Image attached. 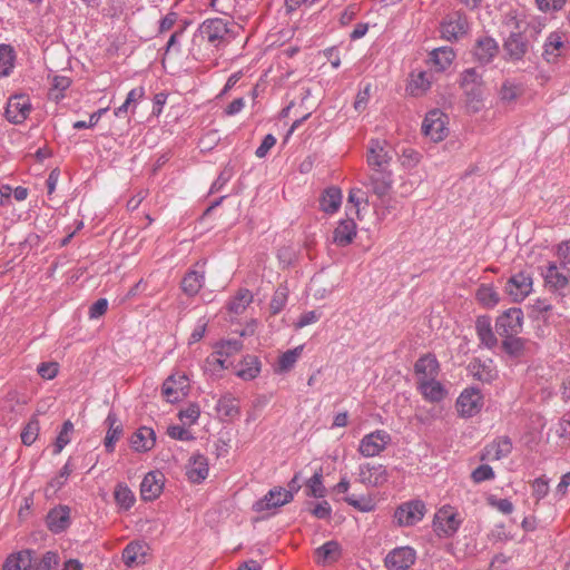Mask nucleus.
I'll list each match as a JSON object with an SVG mask.
<instances>
[{"label": "nucleus", "instance_id": "f257e3e1", "mask_svg": "<svg viewBox=\"0 0 570 570\" xmlns=\"http://www.w3.org/2000/svg\"><path fill=\"white\" fill-rule=\"evenodd\" d=\"M228 35L229 29L226 20L220 18L207 19L199 26L194 42L219 48L228 42Z\"/></svg>", "mask_w": 570, "mask_h": 570}, {"label": "nucleus", "instance_id": "f03ea898", "mask_svg": "<svg viewBox=\"0 0 570 570\" xmlns=\"http://www.w3.org/2000/svg\"><path fill=\"white\" fill-rule=\"evenodd\" d=\"M458 510L452 505H443L433 518V531L439 538L453 537L462 524Z\"/></svg>", "mask_w": 570, "mask_h": 570}, {"label": "nucleus", "instance_id": "7ed1b4c3", "mask_svg": "<svg viewBox=\"0 0 570 570\" xmlns=\"http://www.w3.org/2000/svg\"><path fill=\"white\" fill-rule=\"evenodd\" d=\"M393 154L385 140L371 139L366 153V164L372 171L390 170Z\"/></svg>", "mask_w": 570, "mask_h": 570}, {"label": "nucleus", "instance_id": "20e7f679", "mask_svg": "<svg viewBox=\"0 0 570 570\" xmlns=\"http://www.w3.org/2000/svg\"><path fill=\"white\" fill-rule=\"evenodd\" d=\"M391 442L392 436L389 432L375 430L361 439L357 451L364 458H374L384 452Z\"/></svg>", "mask_w": 570, "mask_h": 570}, {"label": "nucleus", "instance_id": "39448f33", "mask_svg": "<svg viewBox=\"0 0 570 570\" xmlns=\"http://www.w3.org/2000/svg\"><path fill=\"white\" fill-rule=\"evenodd\" d=\"M533 291V277L530 272L520 271L513 274L505 283L504 292L511 297L512 302L520 303L524 301Z\"/></svg>", "mask_w": 570, "mask_h": 570}, {"label": "nucleus", "instance_id": "423d86ee", "mask_svg": "<svg viewBox=\"0 0 570 570\" xmlns=\"http://www.w3.org/2000/svg\"><path fill=\"white\" fill-rule=\"evenodd\" d=\"M448 116L440 109L429 111L423 120V134L432 141L439 142L449 135Z\"/></svg>", "mask_w": 570, "mask_h": 570}, {"label": "nucleus", "instance_id": "0eeeda50", "mask_svg": "<svg viewBox=\"0 0 570 570\" xmlns=\"http://www.w3.org/2000/svg\"><path fill=\"white\" fill-rule=\"evenodd\" d=\"M189 379L183 372H175L168 376L161 386V394L168 403H176L187 396Z\"/></svg>", "mask_w": 570, "mask_h": 570}, {"label": "nucleus", "instance_id": "6e6552de", "mask_svg": "<svg viewBox=\"0 0 570 570\" xmlns=\"http://www.w3.org/2000/svg\"><path fill=\"white\" fill-rule=\"evenodd\" d=\"M426 508L421 500H411L400 504L394 512V520L400 527H412L425 515Z\"/></svg>", "mask_w": 570, "mask_h": 570}, {"label": "nucleus", "instance_id": "1a4fd4ad", "mask_svg": "<svg viewBox=\"0 0 570 570\" xmlns=\"http://www.w3.org/2000/svg\"><path fill=\"white\" fill-rule=\"evenodd\" d=\"M523 312L519 307H511L498 316L495 330L500 336L518 335L523 328Z\"/></svg>", "mask_w": 570, "mask_h": 570}, {"label": "nucleus", "instance_id": "9d476101", "mask_svg": "<svg viewBox=\"0 0 570 570\" xmlns=\"http://www.w3.org/2000/svg\"><path fill=\"white\" fill-rule=\"evenodd\" d=\"M455 406L460 416L472 417L481 412L483 407V395L478 389H465L459 395Z\"/></svg>", "mask_w": 570, "mask_h": 570}, {"label": "nucleus", "instance_id": "9b49d317", "mask_svg": "<svg viewBox=\"0 0 570 570\" xmlns=\"http://www.w3.org/2000/svg\"><path fill=\"white\" fill-rule=\"evenodd\" d=\"M358 482L372 488L382 487L389 481L390 474L385 465L364 463L358 466Z\"/></svg>", "mask_w": 570, "mask_h": 570}, {"label": "nucleus", "instance_id": "f8f14e48", "mask_svg": "<svg viewBox=\"0 0 570 570\" xmlns=\"http://www.w3.org/2000/svg\"><path fill=\"white\" fill-rule=\"evenodd\" d=\"M441 367L435 355L428 353L420 356L414 364V376L416 386L422 382L432 381L439 377Z\"/></svg>", "mask_w": 570, "mask_h": 570}, {"label": "nucleus", "instance_id": "ddd939ff", "mask_svg": "<svg viewBox=\"0 0 570 570\" xmlns=\"http://www.w3.org/2000/svg\"><path fill=\"white\" fill-rule=\"evenodd\" d=\"M392 170L372 171L364 186L379 199L386 197L393 188Z\"/></svg>", "mask_w": 570, "mask_h": 570}, {"label": "nucleus", "instance_id": "4468645a", "mask_svg": "<svg viewBox=\"0 0 570 570\" xmlns=\"http://www.w3.org/2000/svg\"><path fill=\"white\" fill-rule=\"evenodd\" d=\"M416 559V552L411 547L395 548L387 553L385 566L389 570H406Z\"/></svg>", "mask_w": 570, "mask_h": 570}, {"label": "nucleus", "instance_id": "2eb2a0df", "mask_svg": "<svg viewBox=\"0 0 570 570\" xmlns=\"http://www.w3.org/2000/svg\"><path fill=\"white\" fill-rule=\"evenodd\" d=\"M31 111L30 100L24 95H17L9 99L6 108V117L10 122H23Z\"/></svg>", "mask_w": 570, "mask_h": 570}, {"label": "nucleus", "instance_id": "dca6fc26", "mask_svg": "<svg viewBox=\"0 0 570 570\" xmlns=\"http://www.w3.org/2000/svg\"><path fill=\"white\" fill-rule=\"evenodd\" d=\"M165 478L160 472H149L140 484V495L145 501L156 500L163 492Z\"/></svg>", "mask_w": 570, "mask_h": 570}, {"label": "nucleus", "instance_id": "f3484780", "mask_svg": "<svg viewBox=\"0 0 570 570\" xmlns=\"http://www.w3.org/2000/svg\"><path fill=\"white\" fill-rule=\"evenodd\" d=\"M547 286L554 291L564 289L570 281V271L550 263L542 273Z\"/></svg>", "mask_w": 570, "mask_h": 570}, {"label": "nucleus", "instance_id": "a211bd4d", "mask_svg": "<svg viewBox=\"0 0 570 570\" xmlns=\"http://www.w3.org/2000/svg\"><path fill=\"white\" fill-rule=\"evenodd\" d=\"M209 473L208 460L203 454H193L186 465V475L191 483L203 482Z\"/></svg>", "mask_w": 570, "mask_h": 570}, {"label": "nucleus", "instance_id": "6ab92c4d", "mask_svg": "<svg viewBox=\"0 0 570 570\" xmlns=\"http://www.w3.org/2000/svg\"><path fill=\"white\" fill-rule=\"evenodd\" d=\"M468 370L474 379L481 382L490 383L498 377V371L494 362L490 358L484 361L475 358L470 362Z\"/></svg>", "mask_w": 570, "mask_h": 570}, {"label": "nucleus", "instance_id": "aec40b11", "mask_svg": "<svg viewBox=\"0 0 570 570\" xmlns=\"http://www.w3.org/2000/svg\"><path fill=\"white\" fill-rule=\"evenodd\" d=\"M242 350V343L239 341H225L217 345V350L208 358V362L214 366L220 368H227V357L237 354Z\"/></svg>", "mask_w": 570, "mask_h": 570}, {"label": "nucleus", "instance_id": "412c9836", "mask_svg": "<svg viewBox=\"0 0 570 570\" xmlns=\"http://www.w3.org/2000/svg\"><path fill=\"white\" fill-rule=\"evenodd\" d=\"M468 31V21L461 14H454L441 24V36L445 40H456Z\"/></svg>", "mask_w": 570, "mask_h": 570}, {"label": "nucleus", "instance_id": "4be33fe9", "mask_svg": "<svg viewBox=\"0 0 570 570\" xmlns=\"http://www.w3.org/2000/svg\"><path fill=\"white\" fill-rule=\"evenodd\" d=\"M294 495L291 491L283 488L272 489L263 500L257 502V510H267L279 508L293 500Z\"/></svg>", "mask_w": 570, "mask_h": 570}, {"label": "nucleus", "instance_id": "5701e85b", "mask_svg": "<svg viewBox=\"0 0 570 570\" xmlns=\"http://www.w3.org/2000/svg\"><path fill=\"white\" fill-rule=\"evenodd\" d=\"M498 52L497 41L487 36L479 38L473 49V55L480 63H489Z\"/></svg>", "mask_w": 570, "mask_h": 570}, {"label": "nucleus", "instance_id": "b1692460", "mask_svg": "<svg viewBox=\"0 0 570 570\" xmlns=\"http://www.w3.org/2000/svg\"><path fill=\"white\" fill-rule=\"evenodd\" d=\"M357 234V227L353 219H343L338 223L333 232V243L337 246L345 247L350 245Z\"/></svg>", "mask_w": 570, "mask_h": 570}, {"label": "nucleus", "instance_id": "393cba45", "mask_svg": "<svg viewBox=\"0 0 570 570\" xmlns=\"http://www.w3.org/2000/svg\"><path fill=\"white\" fill-rule=\"evenodd\" d=\"M156 443V434L151 428L141 426L130 438V445L136 452H148Z\"/></svg>", "mask_w": 570, "mask_h": 570}, {"label": "nucleus", "instance_id": "a878e982", "mask_svg": "<svg viewBox=\"0 0 570 570\" xmlns=\"http://www.w3.org/2000/svg\"><path fill=\"white\" fill-rule=\"evenodd\" d=\"M416 389L423 399L430 403H439L448 395L446 389L438 379L422 382V384L417 385Z\"/></svg>", "mask_w": 570, "mask_h": 570}, {"label": "nucleus", "instance_id": "bb28decb", "mask_svg": "<svg viewBox=\"0 0 570 570\" xmlns=\"http://www.w3.org/2000/svg\"><path fill=\"white\" fill-rule=\"evenodd\" d=\"M512 450V443L508 438H501L492 443L488 444L481 455V460H500L510 454Z\"/></svg>", "mask_w": 570, "mask_h": 570}, {"label": "nucleus", "instance_id": "cd10ccee", "mask_svg": "<svg viewBox=\"0 0 570 570\" xmlns=\"http://www.w3.org/2000/svg\"><path fill=\"white\" fill-rule=\"evenodd\" d=\"M475 331L481 344L488 348H493L497 343V336L492 331L491 318L489 316H479L475 322Z\"/></svg>", "mask_w": 570, "mask_h": 570}, {"label": "nucleus", "instance_id": "c85d7f7f", "mask_svg": "<svg viewBox=\"0 0 570 570\" xmlns=\"http://www.w3.org/2000/svg\"><path fill=\"white\" fill-rule=\"evenodd\" d=\"M70 515L67 507L52 509L47 515V525L55 533L62 532L69 527Z\"/></svg>", "mask_w": 570, "mask_h": 570}, {"label": "nucleus", "instance_id": "c756f323", "mask_svg": "<svg viewBox=\"0 0 570 570\" xmlns=\"http://www.w3.org/2000/svg\"><path fill=\"white\" fill-rule=\"evenodd\" d=\"M431 83V77L425 71L413 72L410 75L406 91L413 97H420L430 89Z\"/></svg>", "mask_w": 570, "mask_h": 570}, {"label": "nucleus", "instance_id": "7c9ffc66", "mask_svg": "<svg viewBox=\"0 0 570 570\" xmlns=\"http://www.w3.org/2000/svg\"><path fill=\"white\" fill-rule=\"evenodd\" d=\"M33 566V557L31 550H22L10 554L4 564L3 570H29Z\"/></svg>", "mask_w": 570, "mask_h": 570}, {"label": "nucleus", "instance_id": "2f4dec72", "mask_svg": "<svg viewBox=\"0 0 570 570\" xmlns=\"http://www.w3.org/2000/svg\"><path fill=\"white\" fill-rule=\"evenodd\" d=\"M564 35L561 31H554L549 35L544 43V57L548 61H553L562 55L564 48Z\"/></svg>", "mask_w": 570, "mask_h": 570}, {"label": "nucleus", "instance_id": "473e14b6", "mask_svg": "<svg viewBox=\"0 0 570 570\" xmlns=\"http://www.w3.org/2000/svg\"><path fill=\"white\" fill-rule=\"evenodd\" d=\"M454 59L455 52L451 47H441L430 53V61L436 71L446 70Z\"/></svg>", "mask_w": 570, "mask_h": 570}, {"label": "nucleus", "instance_id": "72a5a7b5", "mask_svg": "<svg viewBox=\"0 0 570 570\" xmlns=\"http://www.w3.org/2000/svg\"><path fill=\"white\" fill-rule=\"evenodd\" d=\"M147 546L141 542L129 543L122 552V560L126 566L140 564L145 562Z\"/></svg>", "mask_w": 570, "mask_h": 570}, {"label": "nucleus", "instance_id": "f704fd0d", "mask_svg": "<svg viewBox=\"0 0 570 570\" xmlns=\"http://www.w3.org/2000/svg\"><path fill=\"white\" fill-rule=\"evenodd\" d=\"M342 204V191L336 187L327 188L320 200L321 209L327 214H334Z\"/></svg>", "mask_w": 570, "mask_h": 570}, {"label": "nucleus", "instance_id": "c9c22d12", "mask_svg": "<svg viewBox=\"0 0 570 570\" xmlns=\"http://www.w3.org/2000/svg\"><path fill=\"white\" fill-rule=\"evenodd\" d=\"M476 301L485 308H493L500 302V295L493 285L482 284L475 293Z\"/></svg>", "mask_w": 570, "mask_h": 570}, {"label": "nucleus", "instance_id": "e433bc0d", "mask_svg": "<svg viewBox=\"0 0 570 570\" xmlns=\"http://www.w3.org/2000/svg\"><path fill=\"white\" fill-rule=\"evenodd\" d=\"M341 548L335 541L325 542L316 549L315 557L317 563L327 564L336 561L340 558Z\"/></svg>", "mask_w": 570, "mask_h": 570}, {"label": "nucleus", "instance_id": "4c0bfd02", "mask_svg": "<svg viewBox=\"0 0 570 570\" xmlns=\"http://www.w3.org/2000/svg\"><path fill=\"white\" fill-rule=\"evenodd\" d=\"M504 49L511 59L519 60L527 52V43L520 32H512L504 43Z\"/></svg>", "mask_w": 570, "mask_h": 570}, {"label": "nucleus", "instance_id": "58836bf2", "mask_svg": "<svg viewBox=\"0 0 570 570\" xmlns=\"http://www.w3.org/2000/svg\"><path fill=\"white\" fill-rule=\"evenodd\" d=\"M204 282L205 275L203 272L190 271L184 276L181 281V288L187 295L194 296L200 291Z\"/></svg>", "mask_w": 570, "mask_h": 570}, {"label": "nucleus", "instance_id": "ea45409f", "mask_svg": "<svg viewBox=\"0 0 570 570\" xmlns=\"http://www.w3.org/2000/svg\"><path fill=\"white\" fill-rule=\"evenodd\" d=\"M304 346L299 345L295 348L288 350L279 355L275 371L278 373H286L293 368L303 353Z\"/></svg>", "mask_w": 570, "mask_h": 570}, {"label": "nucleus", "instance_id": "a19ab883", "mask_svg": "<svg viewBox=\"0 0 570 570\" xmlns=\"http://www.w3.org/2000/svg\"><path fill=\"white\" fill-rule=\"evenodd\" d=\"M216 410L224 420H233L239 415L238 401L229 395L219 399Z\"/></svg>", "mask_w": 570, "mask_h": 570}, {"label": "nucleus", "instance_id": "79ce46f5", "mask_svg": "<svg viewBox=\"0 0 570 570\" xmlns=\"http://www.w3.org/2000/svg\"><path fill=\"white\" fill-rule=\"evenodd\" d=\"M106 422L108 423L109 428L105 436L104 444L107 452H112L115 450L116 442L122 434V428L120 424H118L115 415L109 414L106 419Z\"/></svg>", "mask_w": 570, "mask_h": 570}, {"label": "nucleus", "instance_id": "37998d69", "mask_svg": "<svg viewBox=\"0 0 570 570\" xmlns=\"http://www.w3.org/2000/svg\"><path fill=\"white\" fill-rule=\"evenodd\" d=\"M114 498L117 505L122 510H129L136 502L134 492L125 483H119L116 485Z\"/></svg>", "mask_w": 570, "mask_h": 570}, {"label": "nucleus", "instance_id": "c03bdc74", "mask_svg": "<svg viewBox=\"0 0 570 570\" xmlns=\"http://www.w3.org/2000/svg\"><path fill=\"white\" fill-rule=\"evenodd\" d=\"M71 472H72V469L69 465V463L67 462L62 466V469L59 471V473L48 482V484L45 489L46 495L49 497V495L56 494L66 484Z\"/></svg>", "mask_w": 570, "mask_h": 570}, {"label": "nucleus", "instance_id": "a18cd8bd", "mask_svg": "<svg viewBox=\"0 0 570 570\" xmlns=\"http://www.w3.org/2000/svg\"><path fill=\"white\" fill-rule=\"evenodd\" d=\"M261 372V363L254 356H248L244 360L236 374L238 377L249 381L255 379Z\"/></svg>", "mask_w": 570, "mask_h": 570}, {"label": "nucleus", "instance_id": "49530a36", "mask_svg": "<svg viewBox=\"0 0 570 570\" xmlns=\"http://www.w3.org/2000/svg\"><path fill=\"white\" fill-rule=\"evenodd\" d=\"M502 348L513 357H519L524 353L525 340L518 335L502 336Z\"/></svg>", "mask_w": 570, "mask_h": 570}, {"label": "nucleus", "instance_id": "de8ad7c7", "mask_svg": "<svg viewBox=\"0 0 570 570\" xmlns=\"http://www.w3.org/2000/svg\"><path fill=\"white\" fill-rule=\"evenodd\" d=\"M522 94V86L511 80H505L499 90L500 99L508 104L515 101Z\"/></svg>", "mask_w": 570, "mask_h": 570}, {"label": "nucleus", "instance_id": "09e8293b", "mask_svg": "<svg viewBox=\"0 0 570 570\" xmlns=\"http://www.w3.org/2000/svg\"><path fill=\"white\" fill-rule=\"evenodd\" d=\"M347 202L354 206L357 218L362 219V209L368 205L367 194L362 188H352Z\"/></svg>", "mask_w": 570, "mask_h": 570}, {"label": "nucleus", "instance_id": "8fccbe9b", "mask_svg": "<svg viewBox=\"0 0 570 570\" xmlns=\"http://www.w3.org/2000/svg\"><path fill=\"white\" fill-rule=\"evenodd\" d=\"M75 431V426L71 421H66L62 424V428L57 435V439L53 444V453L59 454L66 445H68L71 441L72 434Z\"/></svg>", "mask_w": 570, "mask_h": 570}, {"label": "nucleus", "instance_id": "3c124183", "mask_svg": "<svg viewBox=\"0 0 570 570\" xmlns=\"http://www.w3.org/2000/svg\"><path fill=\"white\" fill-rule=\"evenodd\" d=\"M14 66L13 49L9 45H0V76L7 77Z\"/></svg>", "mask_w": 570, "mask_h": 570}, {"label": "nucleus", "instance_id": "603ef678", "mask_svg": "<svg viewBox=\"0 0 570 570\" xmlns=\"http://www.w3.org/2000/svg\"><path fill=\"white\" fill-rule=\"evenodd\" d=\"M71 85V80L65 76H55L51 81L49 96L51 99L59 101L63 97L65 90Z\"/></svg>", "mask_w": 570, "mask_h": 570}, {"label": "nucleus", "instance_id": "864d4df0", "mask_svg": "<svg viewBox=\"0 0 570 570\" xmlns=\"http://www.w3.org/2000/svg\"><path fill=\"white\" fill-rule=\"evenodd\" d=\"M40 423L37 416H32L21 432V441L26 445L35 443L39 435Z\"/></svg>", "mask_w": 570, "mask_h": 570}, {"label": "nucleus", "instance_id": "5fc2aeb1", "mask_svg": "<svg viewBox=\"0 0 570 570\" xmlns=\"http://www.w3.org/2000/svg\"><path fill=\"white\" fill-rule=\"evenodd\" d=\"M200 416V409L197 404L190 403L178 412V419L185 426L194 425Z\"/></svg>", "mask_w": 570, "mask_h": 570}, {"label": "nucleus", "instance_id": "6e6d98bb", "mask_svg": "<svg viewBox=\"0 0 570 570\" xmlns=\"http://www.w3.org/2000/svg\"><path fill=\"white\" fill-rule=\"evenodd\" d=\"M253 296L248 289H242L230 301L229 309L236 314L242 313L250 304Z\"/></svg>", "mask_w": 570, "mask_h": 570}, {"label": "nucleus", "instance_id": "4d7b16f0", "mask_svg": "<svg viewBox=\"0 0 570 570\" xmlns=\"http://www.w3.org/2000/svg\"><path fill=\"white\" fill-rule=\"evenodd\" d=\"M464 92L468 108L473 112L479 111L482 107V86L471 87V89L464 90Z\"/></svg>", "mask_w": 570, "mask_h": 570}, {"label": "nucleus", "instance_id": "13d9d810", "mask_svg": "<svg viewBox=\"0 0 570 570\" xmlns=\"http://www.w3.org/2000/svg\"><path fill=\"white\" fill-rule=\"evenodd\" d=\"M322 470L316 471L313 476L307 481L308 495L314 498H322L325 494V487L322 481Z\"/></svg>", "mask_w": 570, "mask_h": 570}, {"label": "nucleus", "instance_id": "bf43d9fd", "mask_svg": "<svg viewBox=\"0 0 570 570\" xmlns=\"http://www.w3.org/2000/svg\"><path fill=\"white\" fill-rule=\"evenodd\" d=\"M59 557L56 552L48 551L35 563V570H57Z\"/></svg>", "mask_w": 570, "mask_h": 570}, {"label": "nucleus", "instance_id": "052dcab7", "mask_svg": "<svg viewBox=\"0 0 570 570\" xmlns=\"http://www.w3.org/2000/svg\"><path fill=\"white\" fill-rule=\"evenodd\" d=\"M286 302H287L286 288H282V287L277 288L271 299V303H269L271 313L273 315L278 314L286 305Z\"/></svg>", "mask_w": 570, "mask_h": 570}, {"label": "nucleus", "instance_id": "680f3d73", "mask_svg": "<svg viewBox=\"0 0 570 570\" xmlns=\"http://www.w3.org/2000/svg\"><path fill=\"white\" fill-rule=\"evenodd\" d=\"M345 501L361 512H370L374 510V502L371 498L362 497L356 498L355 495H348Z\"/></svg>", "mask_w": 570, "mask_h": 570}, {"label": "nucleus", "instance_id": "e2e57ef3", "mask_svg": "<svg viewBox=\"0 0 570 570\" xmlns=\"http://www.w3.org/2000/svg\"><path fill=\"white\" fill-rule=\"evenodd\" d=\"M478 86H482L481 76L473 68L464 70L461 76V87L468 90Z\"/></svg>", "mask_w": 570, "mask_h": 570}, {"label": "nucleus", "instance_id": "0e129e2a", "mask_svg": "<svg viewBox=\"0 0 570 570\" xmlns=\"http://www.w3.org/2000/svg\"><path fill=\"white\" fill-rule=\"evenodd\" d=\"M495 474L493 469L488 464H482L474 469L471 473V479L474 483H481L494 479Z\"/></svg>", "mask_w": 570, "mask_h": 570}, {"label": "nucleus", "instance_id": "69168bd1", "mask_svg": "<svg viewBox=\"0 0 570 570\" xmlns=\"http://www.w3.org/2000/svg\"><path fill=\"white\" fill-rule=\"evenodd\" d=\"M188 426L183 425H169L167 428V435L178 441H190L194 440L191 432L187 429Z\"/></svg>", "mask_w": 570, "mask_h": 570}, {"label": "nucleus", "instance_id": "338daca9", "mask_svg": "<svg viewBox=\"0 0 570 570\" xmlns=\"http://www.w3.org/2000/svg\"><path fill=\"white\" fill-rule=\"evenodd\" d=\"M538 9L544 13L557 12L563 9L567 0H534Z\"/></svg>", "mask_w": 570, "mask_h": 570}, {"label": "nucleus", "instance_id": "774afa93", "mask_svg": "<svg viewBox=\"0 0 570 570\" xmlns=\"http://www.w3.org/2000/svg\"><path fill=\"white\" fill-rule=\"evenodd\" d=\"M556 432L560 439L570 441V414L559 421Z\"/></svg>", "mask_w": 570, "mask_h": 570}]
</instances>
